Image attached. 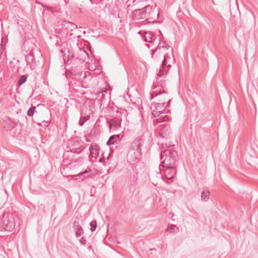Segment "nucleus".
Here are the masks:
<instances>
[{
	"instance_id": "1",
	"label": "nucleus",
	"mask_w": 258,
	"mask_h": 258,
	"mask_svg": "<svg viewBox=\"0 0 258 258\" xmlns=\"http://www.w3.org/2000/svg\"><path fill=\"white\" fill-rule=\"evenodd\" d=\"M152 57L154 59L164 58L160 70L163 74H166L175 62L172 49L165 42H160L157 47L152 50Z\"/></svg>"
},
{
	"instance_id": "2",
	"label": "nucleus",
	"mask_w": 258,
	"mask_h": 258,
	"mask_svg": "<svg viewBox=\"0 0 258 258\" xmlns=\"http://www.w3.org/2000/svg\"><path fill=\"white\" fill-rule=\"evenodd\" d=\"M151 93V99L154 97L159 96L158 102L154 103L151 107L152 110V115L155 117H157L165 110L166 101L170 102L167 93L158 84H155Z\"/></svg>"
},
{
	"instance_id": "3",
	"label": "nucleus",
	"mask_w": 258,
	"mask_h": 258,
	"mask_svg": "<svg viewBox=\"0 0 258 258\" xmlns=\"http://www.w3.org/2000/svg\"><path fill=\"white\" fill-rule=\"evenodd\" d=\"M178 159V155L176 151L169 148L162 150L160 153V159L162 161L159 166L160 170H162V168H165V167L174 166Z\"/></svg>"
},
{
	"instance_id": "4",
	"label": "nucleus",
	"mask_w": 258,
	"mask_h": 258,
	"mask_svg": "<svg viewBox=\"0 0 258 258\" xmlns=\"http://www.w3.org/2000/svg\"><path fill=\"white\" fill-rule=\"evenodd\" d=\"M15 221L12 216H4L0 222V226L7 231H12L15 227Z\"/></svg>"
},
{
	"instance_id": "5",
	"label": "nucleus",
	"mask_w": 258,
	"mask_h": 258,
	"mask_svg": "<svg viewBox=\"0 0 258 258\" xmlns=\"http://www.w3.org/2000/svg\"><path fill=\"white\" fill-rule=\"evenodd\" d=\"M141 156V151L131 149L127 155V160L131 164H134L139 161Z\"/></svg>"
},
{
	"instance_id": "6",
	"label": "nucleus",
	"mask_w": 258,
	"mask_h": 258,
	"mask_svg": "<svg viewBox=\"0 0 258 258\" xmlns=\"http://www.w3.org/2000/svg\"><path fill=\"white\" fill-rule=\"evenodd\" d=\"M81 222H82L81 217H76L73 223V227L77 237L81 236L84 233L83 229L81 226Z\"/></svg>"
},
{
	"instance_id": "7",
	"label": "nucleus",
	"mask_w": 258,
	"mask_h": 258,
	"mask_svg": "<svg viewBox=\"0 0 258 258\" xmlns=\"http://www.w3.org/2000/svg\"><path fill=\"white\" fill-rule=\"evenodd\" d=\"M121 118L120 117H114L112 118L109 122V127L111 130L115 131L118 129L121 125Z\"/></svg>"
},
{
	"instance_id": "8",
	"label": "nucleus",
	"mask_w": 258,
	"mask_h": 258,
	"mask_svg": "<svg viewBox=\"0 0 258 258\" xmlns=\"http://www.w3.org/2000/svg\"><path fill=\"white\" fill-rule=\"evenodd\" d=\"M171 133V129L169 125L163 124L160 126L159 134L162 137L167 138L169 137Z\"/></svg>"
},
{
	"instance_id": "9",
	"label": "nucleus",
	"mask_w": 258,
	"mask_h": 258,
	"mask_svg": "<svg viewBox=\"0 0 258 258\" xmlns=\"http://www.w3.org/2000/svg\"><path fill=\"white\" fill-rule=\"evenodd\" d=\"M171 166V167H165V169L162 168V170H164L166 178L168 179H172L175 174L174 166Z\"/></svg>"
},
{
	"instance_id": "10",
	"label": "nucleus",
	"mask_w": 258,
	"mask_h": 258,
	"mask_svg": "<svg viewBox=\"0 0 258 258\" xmlns=\"http://www.w3.org/2000/svg\"><path fill=\"white\" fill-rule=\"evenodd\" d=\"M143 7V5H140V7H136L133 12V18L137 20H144V18H142V11L141 8Z\"/></svg>"
},
{
	"instance_id": "11",
	"label": "nucleus",
	"mask_w": 258,
	"mask_h": 258,
	"mask_svg": "<svg viewBox=\"0 0 258 258\" xmlns=\"http://www.w3.org/2000/svg\"><path fill=\"white\" fill-rule=\"evenodd\" d=\"M100 147L96 144H92L89 147L90 155L92 157L97 158L99 154Z\"/></svg>"
},
{
	"instance_id": "12",
	"label": "nucleus",
	"mask_w": 258,
	"mask_h": 258,
	"mask_svg": "<svg viewBox=\"0 0 258 258\" xmlns=\"http://www.w3.org/2000/svg\"><path fill=\"white\" fill-rule=\"evenodd\" d=\"M152 10V7L149 5L144 6L141 8L142 11V18H144L145 20H147V18L150 16Z\"/></svg>"
},
{
	"instance_id": "13",
	"label": "nucleus",
	"mask_w": 258,
	"mask_h": 258,
	"mask_svg": "<svg viewBox=\"0 0 258 258\" xmlns=\"http://www.w3.org/2000/svg\"><path fill=\"white\" fill-rule=\"evenodd\" d=\"M142 141L141 139L137 138L132 143L131 145L132 149L135 150H140L141 151V147L142 145Z\"/></svg>"
},
{
	"instance_id": "14",
	"label": "nucleus",
	"mask_w": 258,
	"mask_h": 258,
	"mask_svg": "<svg viewBox=\"0 0 258 258\" xmlns=\"http://www.w3.org/2000/svg\"><path fill=\"white\" fill-rule=\"evenodd\" d=\"M144 40L147 42H152L155 40V37L151 32H146L144 36Z\"/></svg>"
},
{
	"instance_id": "15",
	"label": "nucleus",
	"mask_w": 258,
	"mask_h": 258,
	"mask_svg": "<svg viewBox=\"0 0 258 258\" xmlns=\"http://www.w3.org/2000/svg\"><path fill=\"white\" fill-rule=\"evenodd\" d=\"M64 25L66 26V28L68 31H73L78 28L77 26L72 22H65Z\"/></svg>"
},
{
	"instance_id": "16",
	"label": "nucleus",
	"mask_w": 258,
	"mask_h": 258,
	"mask_svg": "<svg viewBox=\"0 0 258 258\" xmlns=\"http://www.w3.org/2000/svg\"><path fill=\"white\" fill-rule=\"evenodd\" d=\"M210 193L208 191H204L201 194V199L204 201H207L209 199Z\"/></svg>"
},
{
	"instance_id": "17",
	"label": "nucleus",
	"mask_w": 258,
	"mask_h": 258,
	"mask_svg": "<svg viewBox=\"0 0 258 258\" xmlns=\"http://www.w3.org/2000/svg\"><path fill=\"white\" fill-rule=\"evenodd\" d=\"M27 78V77L26 75L21 76L18 81V85L20 86L24 83L26 81Z\"/></svg>"
},
{
	"instance_id": "18",
	"label": "nucleus",
	"mask_w": 258,
	"mask_h": 258,
	"mask_svg": "<svg viewBox=\"0 0 258 258\" xmlns=\"http://www.w3.org/2000/svg\"><path fill=\"white\" fill-rule=\"evenodd\" d=\"M90 225L91 227L90 230L92 232L94 231L97 227V222L96 220H93L90 223Z\"/></svg>"
},
{
	"instance_id": "19",
	"label": "nucleus",
	"mask_w": 258,
	"mask_h": 258,
	"mask_svg": "<svg viewBox=\"0 0 258 258\" xmlns=\"http://www.w3.org/2000/svg\"><path fill=\"white\" fill-rule=\"evenodd\" d=\"M169 119V117L168 115H164V116L163 117H160L158 118H157L156 119V121L158 123H159V122H163V121H166V120H168Z\"/></svg>"
},
{
	"instance_id": "20",
	"label": "nucleus",
	"mask_w": 258,
	"mask_h": 258,
	"mask_svg": "<svg viewBox=\"0 0 258 258\" xmlns=\"http://www.w3.org/2000/svg\"><path fill=\"white\" fill-rule=\"evenodd\" d=\"M143 1L142 0H134L133 1V7H134V9H135L136 7H140V5H143Z\"/></svg>"
},
{
	"instance_id": "21",
	"label": "nucleus",
	"mask_w": 258,
	"mask_h": 258,
	"mask_svg": "<svg viewBox=\"0 0 258 258\" xmlns=\"http://www.w3.org/2000/svg\"><path fill=\"white\" fill-rule=\"evenodd\" d=\"M35 109V106H32L31 107H30L27 112L28 115L29 116H32L34 114Z\"/></svg>"
},
{
	"instance_id": "22",
	"label": "nucleus",
	"mask_w": 258,
	"mask_h": 258,
	"mask_svg": "<svg viewBox=\"0 0 258 258\" xmlns=\"http://www.w3.org/2000/svg\"><path fill=\"white\" fill-rule=\"evenodd\" d=\"M175 228L178 229L175 225H171L167 228V231L170 233L175 232Z\"/></svg>"
},
{
	"instance_id": "23",
	"label": "nucleus",
	"mask_w": 258,
	"mask_h": 258,
	"mask_svg": "<svg viewBox=\"0 0 258 258\" xmlns=\"http://www.w3.org/2000/svg\"><path fill=\"white\" fill-rule=\"evenodd\" d=\"M119 138V136L118 135H116V136H112L111 137H110L109 140L108 141V142H107V144L108 145H109L110 144H113V142H112V140H114V138Z\"/></svg>"
},
{
	"instance_id": "24",
	"label": "nucleus",
	"mask_w": 258,
	"mask_h": 258,
	"mask_svg": "<svg viewBox=\"0 0 258 258\" xmlns=\"http://www.w3.org/2000/svg\"><path fill=\"white\" fill-rule=\"evenodd\" d=\"M99 162H101V163H103V165L104 166H107L108 164H109V162H107V161H104V158H101L99 159Z\"/></svg>"
},
{
	"instance_id": "25",
	"label": "nucleus",
	"mask_w": 258,
	"mask_h": 258,
	"mask_svg": "<svg viewBox=\"0 0 258 258\" xmlns=\"http://www.w3.org/2000/svg\"><path fill=\"white\" fill-rule=\"evenodd\" d=\"M80 242L81 244H83V245H85L87 243V240L84 237H82L80 239Z\"/></svg>"
},
{
	"instance_id": "26",
	"label": "nucleus",
	"mask_w": 258,
	"mask_h": 258,
	"mask_svg": "<svg viewBox=\"0 0 258 258\" xmlns=\"http://www.w3.org/2000/svg\"><path fill=\"white\" fill-rule=\"evenodd\" d=\"M88 171L87 170H85L84 172H81L80 173H78V174H77L76 175H74L73 176V177H75V176H82L83 174H85V173H88Z\"/></svg>"
},
{
	"instance_id": "27",
	"label": "nucleus",
	"mask_w": 258,
	"mask_h": 258,
	"mask_svg": "<svg viewBox=\"0 0 258 258\" xmlns=\"http://www.w3.org/2000/svg\"><path fill=\"white\" fill-rule=\"evenodd\" d=\"M87 119H85L84 120H83V119H81L79 121V125L80 126H83L85 121H86Z\"/></svg>"
},
{
	"instance_id": "28",
	"label": "nucleus",
	"mask_w": 258,
	"mask_h": 258,
	"mask_svg": "<svg viewBox=\"0 0 258 258\" xmlns=\"http://www.w3.org/2000/svg\"><path fill=\"white\" fill-rule=\"evenodd\" d=\"M84 54L86 55L88 58L89 57V55L88 52H86L85 51H83Z\"/></svg>"
},
{
	"instance_id": "29",
	"label": "nucleus",
	"mask_w": 258,
	"mask_h": 258,
	"mask_svg": "<svg viewBox=\"0 0 258 258\" xmlns=\"http://www.w3.org/2000/svg\"><path fill=\"white\" fill-rule=\"evenodd\" d=\"M60 52H61V53H65V51H66V50H63V49H61L60 50Z\"/></svg>"
},
{
	"instance_id": "30",
	"label": "nucleus",
	"mask_w": 258,
	"mask_h": 258,
	"mask_svg": "<svg viewBox=\"0 0 258 258\" xmlns=\"http://www.w3.org/2000/svg\"><path fill=\"white\" fill-rule=\"evenodd\" d=\"M45 124L44 125H45V126H47L48 125V123L47 122H45Z\"/></svg>"
},
{
	"instance_id": "31",
	"label": "nucleus",
	"mask_w": 258,
	"mask_h": 258,
	"mask_svg": "<svg viewBox=\"0 0 258 258\" xmlns=\"http://www.w3.org/2000/svg\"><path fill=\"white\" fill-rule=\"evenodd\" d=\"M2 100H3V99L0 98V103L2 102Z\"/></svg>"
},
{
	"instance_id": "32",
	"label": "nucleus",
	"mask_w": 258,
	"mask_h": 258,
	"mask_svg": "<svg viewBox=\"0 0 258 258\" xmlns=\"http://www.w3.org/2000/svg\"><path fill=\"white\" fill-rule=\"evenodd\" d=\"M257 67H258V64H257Z\"/></svg>"
}]
</instances>
